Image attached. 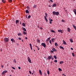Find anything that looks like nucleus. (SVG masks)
Instances as JSON below:
<instances>
[{
	"instance_id": "1",
	"label": "nucleus",
	"mask_w": 76,
	"mask_h": 76,
	"mask_svg": "<svg viewBox=\"0 0 76 76\" xmlns=\"http://www.w3.org/2000/svg\"><path fill=\"white\" fill-rule=\"evenodd\" d=\"M53 14L54 15H56V16H58L59 15V12H56V11H53Z\"/></svg>"
},
{
	"instance_id": "2",
	"label": "nucleus",
	"mask_w": 76,
	"mask_h": 76,
	"mask_svg": "<svg viewBox=\"0 0 76 76\" xmlns=\"http://www.w3.org/2000/svg\"><path fill=\"white\" fill-rule=\"evenodd\" d=\"M9 40L8 38H5L4 39V42H9Z\"/></svg>"
},
{
	"instance_id": "3",
	"label": "nucleus",
	"mask_w": 76,
	"mask_h": 76,
	"mask_svg": "<svg viewBox=\"0 0 76 76\" xmlns=\"http://www.w3.org/2000/svg\"><path fill=\"white\" fill-rule=\"evenodd\" d=\"M41 45L45 48H46V45L45 44V43H41Z\"/></svg>"
},
{
	"instance_id": "4",
	"label": "nucleus",
	"mask_w": 76,
	"mask_h": 76,
	"mask_svg": "<svg viewBox=\"0 0 76 76\" xmlns=\"http://www.w3.org/2000/svg\"><path fill=\"white\" fill-rule=\"evenodd\" d=\"M7 71L5 70V71H3L2 72V73L1 74H2V75H4V74L6 73H7Z\"/></svg>"
},
{
	"instance_id": "5",
	"label": "nucleus",
	"mask_w": 76,
	"mask_h": 76,
	"mask_svg": "<svg viewBox=\"0 0 76 76\" xmlns=\"http://www.w3.org/2000/svg\"><path fill=\"white\" fill-rule=\"evenodd\" d=\"M53 58V56H49L48 57V60H51V58Z\"/></svg>"
},
{
	"instance_id": "6",
	"label": "nucleus",
	"mask_w": 76,
	"mask_h": 76,
	"mask_svg": "<svg viewBox=\"0 0 76 76\" xmlns=\"http://www.w3.org/2000/svg\"><path fill=\"white\" fill-rule=\"evenodd\" d=\"M58 32H61V34H63V30H58Z\"/></svg>"
},
{
	"instance_id": "7",
	"label": "nucleus",
	"mask_w": 76,
	"mask_h": 76,
	"mask_svg": "<svg viewBox=\"0 0 76 76\" xmlns=\"http://www.w3.org/2000/svg\"><path fill=\"white\" fill-rule=\"evenodd\" d=\"M28 61L30 63H31V59H30V58H29V57H28Z\"/></svg>"
},
{
	"instance_id": "8",
	"label": "nucleus",
	"mask_w": 76,
	"mask_h": 76,
	"mask_svg": "<svg viewBox=\"0 0 76 76\" xmlns=\"http://www.w3.org/2000/svg\"><path fill=\"white\" fill-rule=\"evenodd\" d=\"M52 50L54 51V52H57V50H56V48H53L52 49Z\"/></svg>"
},
{
	"instance_id": "9",
	"label": "nucleus",
	"mask_w": 76,
	"mask_h": 76,
	"mask_svg": "<svg viewBox=\"0 0 76 76\" xmlns=\"http://www.w3.org/2000/svg\"><path fill=\"white\" fill-rule=\"evenodd\" d=\"M44 18H45V20H46V22H48V20L47 19V18L46 17V16H44Z\"/></svg>"
},
{
	"instance_id": "10",
	"label": "nucleus",
	"mask_w": 76,
	"mask_h": 76,
	"mask_svg": "<svg viewBox=\"0 0 76 76\" xmlns=\"http://www.w3.org/2000/svg\"><path fill=\"white\" fill-rule=\"evenodd\" d=\"M11 41L12 42V43H13V42H15V40L13 39H11Z\"/></svg>"
},
{
	"instance_id": "11",
	"label": "nucleus",
	"mask_w": 76,
	"mask_h": 76,
	"mask_svg": "<svg viewBox=\"0 0 76 76\" xmlns=\"http://www.w3.org/2000/svg\"><path fill=\"white\" fill-rule=\"evenodd\" d=\"M22 29H23V30L25 32H26V29L24 27H22Z\"/></svg>"
},
{
	"instance_id": "12",
	"label": "nucleus",
	"mask_w": 76,
	"mask_h": 76,
	"mask_svg": "<svg viewBox=\"0 0 76 76\" xmlns=\"http://www.w3.org/2000/svg\"><path fill=\"white\" fill-rule=\"evenodd\" d=\"M63 43L64 44V45H67V43H66V42H65V41H64V40H63Z\"/></svg>"
},
{
	"instance_id": "13",
	"label": "nucleus",
	"mask_w": 76,
	"mask_h": 76,
	"mask_svg": "<svg viewBox=\"0 0 76 76\" xmlns=\"http://www.w3.org/2000/svg\"><path fill=\"white\" fill-rule=\"evenodd\" d=\"M50 39H51V37H49L46 39V42H48V41H49Z\"/></svg>"
},
{
	"instance_id": "14",
	"label": "nucleus",
	"mask_w": 76,
	"mask_h": 76,
	"mask_svg": "<svg viewBox=\"0 0 76 76\" xmlns=\"http://www.w3.org/2000/svg\"><path fill=\"white\" fill-rule=\"evenodd\" d=\"M59 47H60V49H62V50H64L63 47L61 46H60Z\"/></svg>"
},
{
	"instance_id": "15",
	"label": "nucleus",
	"mask_w": 76,
	"mask_h": 76,
	"mask_svg": "<svg viewBox=\"0 0 76 76\" xmlns=\"http://www.w3.org/2000/svg\"><path fill=\"white\" fill-rule=\"evenodd\" d=\"M49 20L50 21L53 22V19H51L50 18H49Z\"/></svg>"
},
{
	"instance_id": "16",
	"label": "nucleus",
	"mask_w": 76,
	"mask_h": 76,
	"mask_svg": "<svg viewBox=\"0 0 76 76\" xmlns=\"http://www.w3.org/2000/svg\"><path fill=\"white\" fill-rule=\"evenodd\" d=\"M29 45L30 47V48H31V50H32V45H31V44H30Z\"/></svg>"
},
{
	"instance_id": "17",
	"label": "nucleus",
	"mask_w": 76,
	"mask_h": 76,
	"mask_svg": "<svg viewBox=\"0 0 76 76\" xmlns=\"http://www.w3.org/2000/svg\"><path fill=\"white\" fill-rule=\"evenodd\" d=\"M55 39L54 38H52L51 39V40L52 41V42H54V40H55Z\"/></svg>"
},
{
	"instance_id": "18",
	"label": "nucleus",
	"mask_w": 76,
	"mask_h": 76,
	"mask_svg": "<svg viewBox=\"0 0 76 76\" xmlns=\"http://www.w3.org/2000/svg\"><path fill=\"white\" fill-rule=\"evenodd\" d=\"M26 13H29V12L28 10H26Z\"/></svg>"
},
{
	"instance_id": "19",
	"label": "nucleus",
	"mask_w": 76,
	"mask_h": 76,
	"mask_svg": "<svg viewBox=\"0 0 76 76\" xmlns=\"http://www.w3.org/2000/svg\"><path fill=\"white\" fill-rule=\"evenodd\" d=\"M22 26H24V27L26 26L25 24V23H23L22 24Z\"/></svg>"
},
{
	"instance_id": "20",
	"label": "nucleus",
	"mask_w": 76,
	"mask_h": 76,
	"mask_svg": "<svg viewBox=\"0 0 76 76\" xmlns=\"http://www.w3.org/2000/svg\"><path fill=\"white\" fill-rule=\"evenodd\" d=\"M39 72L40 75H42V72H41V70H39Z\"/></svg>"
},
{
	"instance_id": "21",
	"label": "nucleus",
	"mask_w": 76,
	"mask_h": 76,
	"mask_svg": "<svg viewBox=\"0 0 76 76\" xmlns=\"http://www.w3.org/2000/svg\"><path fill=\"white\" fill-rule=\"evenodd\" d=\"M69 40L71 42H73V39H70Z\"/></svg>"
},
{
	"instance_id": "22",
	"label": "nucleus",
	"mask_w": 76,
	"mask_h": 76,
	"mask_svg": "<svg viewBox=\"0 0 76 76\" xmlns=\"http://www.w3.org/2000/svg\"><path fill=\"white\" fill-rule=\"evenodd\" d=\"M72 25H73V28H75V30H76V26H75L74 25H73V24Z\"/></svg>"
},
{
	"instance_id": "23",
	"label": "nucleus",
	"mask_w": 76,
	"mask_h": 76,
	"mask_svg": "<svg viewBox=\"0 0 76 76\" xmlns=\"http://www.w3.org/2000/svg\"><path fill=\"white\" fill-rule=\"evenodd\" d=\"M67 29L68 32H70V28H68Z\"/></svg>"
},
{
	"instance_id": "24",
	"label": "nucleus",
	"mask_w": 76,
	"mask_h": 76,
	"mask_svg": "<svg viewBox=\"0 0 76 76\" xmlns=\"http://www.w3.org/2000/svg\"><path fill=\"white\" fill-rule=\"evenodd\" d=\"M23 35H26V33L24 31H23Z\"/></svg>"
},
{
	"instance_id": "25",
	"label": "nucleus",
	"mask_w": 76,
	"mask_h": 76,
	"mask_svg": "<svg viewBox=\"0 0 76 76\" xmlns=\"http://www.w3.org/2000/svg\"><path fill=\"white\" fill-rule=\"evenodd\" d=\"M59 63H60V64H62V63H64V62L62 61H60Z\"/></svg>"
},
{
	"instance_id": "26",
	"label": "nucleus",
	"mask_w": 76,
	"mask_h": 76,
	"mask_svg": "<svg viewBox=\"0 0 76 76\" xmlns=\"http://www.w3.org/2000/svg\"><path fill=\"white\" fill-rule=\"evenodd\" d=\"M73 11L75 13V14L76 15V10L75 9Z\"/></svg>"
},
{
	"instance_id": "27",
	"label": "nucleus",
	"mask_w": 76,
	"mask_h": 76,
	"mask_svg": "<svg viewBox=\"0 0 76 76\" xmlns=\"http://www.w3.org/2000/svg\"><path fill=\"white\" fill-rule=\"evenodd\" d=\"M15 22H16V24H17V23H18L19 22V20H16L15 21Z\"/></svg>"
},
{
	"instance_id": "28",
	"label": "nucleus",
	"mask_w": 76,
	"mask_h": 76,
	"mask_svg": "<svg viewBox=\"0 0 76 76\" xmlns=\"http://www.w3.org/2000/svg\"><path fill=\"white\" fill-rule=\"evenodd\" d=\"M37 5H34L33 6V7H34V8L35 9V8H37Z\"/></svg>"
},
{
	"instance_id": "29",
	"label": "nucleus",
	"mask_w": 76,
	"mask_h": 76,
	"mask_svg": "<svg viewBox=\"0 0 76 76\" xmlns=\"http://www.w3.org/2000/svg\"><path fill=\"white\" fill-rule=\"evenodd\" d=\"M18 36H20V35H22V34L20 33H18Z\"/></svg>"
},
{
	"instance_id": "30",
	"label": "nucleus",
	"mask_w": 76,
	"mask_h": 76,
	"mask_svg": "<svg viewBox=\"0 0 76 76\" xmlns=\"http://www.w3.org/2000/svg\"><path fill=\"white\" fill-rule=\"evenodd\" d=\"M55 45L56 46H58V44H57V43L56 42L55 43Z\"/></svg>"
},
{
	"instance_id": "31",
	"label": "nucleus",
	"mask_w": 76,
	"mask_h": 76,
	"mask_svg": "<svg viewBox=\"0 0 76 76\" xmlns=\"http://www.w3.org/2000/svg\"><path fill=\"white\" fill-rule=\"evenodd\" d=\"M53 57L55 58V60H57V56H56L55 55L53 56Z\"/></svg>"
},
{
	"instance_id": "32",
	"label": "nucleus",
	"mask_w": 76,
	"mask_h": 76,
	"mask_svg": "<svg viewBox=\"0 0 76 76\" xmlns=\"http://www.w3.org/2000/svg\"><path fill=\"white\" fill-rule=\"evenodd\" d=\"M53 7H56V4H54L52 6Z\"/></svg>"
},
{
	"instance_id": "33",
	"label": "nucleus",
	"mask_w": 76,
	"mask_h": 76,
	"mask_svg": "<svg viewBox=\"0 0 76 76\" xmlns=\"http://www.w3.org/2000/svg\"><path fill=\"white\" fill-rule=\"evenodd\" d=\"M54 51L53 50H51L50 51V53H52V54H53Z\"/></svg>"
},
{
	"instance_id": "34",
	"label": "nucleus",
	"mask_w": 76,
	"mask_h": 76,
	"mask_svg": "<svg viewBox=\"0 0 76 76\" xmlns=\"http://www.w3.org/2000/svg\"><path fill=\"white\" fill-rule=\"evenodd\" d=\"M58 70H59V72H60L61 71H62V70L60 68H58Z\"/></svg>"
},
{
	"instance_id": "35",
	"label": "nucleus",
	"mask_w": 76,
	"mask_h": 76,
	"mask_svg": "<svg viewBox=\"0 0 76 76\" xmlns=\"http://www.w3.org/2000/svg\"><path fill=\"white\" fill-rule=\"evenodd\" d=\"M51 32H53V33H55V31H54V30H51Z\"/></svg>"
},
{
	"instance_id": "36",
	"label": "nucleus",
	"mask_w": 76,
	"mask_h": 76,
	"mask_svg": "<svg viewBox=\"0 0 76 76\" xmlns=\"http://www.w3.org/2000/svg\"><path fill=\"white\" fill-rule=\"evenodd\" d=\"M13 62L14 63H16V59H15L13 61Z\"/></svg>"
},
{
	"instance_id": "37",
	"label": "nucleus",
	"mask_w": 76,
	"mask_h": 76,
	"mask_svg": "<svg viewBox=\"0 0 76 76\" xmlns=\"http://www.w3.org/2000/svg\"><path fill=\"white\" fill-rule=\"evenodd\" d=\"M49 42L50 44H52V43H51V40H50Z\"/></svg>"
},
{
	"instance_id": "38",
	"label": "nucleus",
	"mask_w": 76,
	"mask_h": 76,
	"mask_svg": "<svg viewBox=\"0 0 76 76\" xmlns=\"http://www.w3.org/2000/svg\"><path fill=\"white\" fill-rule=\"evenodd\" d=\"M47 73H48V75H49V74H50V71H48Z\"/></svg>"
},
{
	"instance_id": "39",
	"label": "nucleus",
	"mask_w": 76,
	"mask_h": 76,
	"mask_svg": "<svg viewBox=\"0 0 76 76\" xmlns=\"http://www.w3.org/2000/svg\"><path fill=\"white\" fill-rule=\"evenodd\" d=\"M9 2L11 3L12 2V0H9Z\"/></svg>"
},
{
	"instance_id": "40",
	"label": "nucleus",
	"mask_w": 76,
	"mask_h": 76,
	"mask_svg": "<svg viewBox=\"0 0 76 76\" xmlns=\"http://www.w3.org/2000/svg\"><path fill=\"white\" fill-rule=\"evenodd\" d=\"M61 21L62 22H65V20H62Z\"/></svg>"
},
{
	"instance_id": "41",
	"label": "nucleus",
	"mask_w": 76,
	"mask_h": 76,
	"mask_svg": "<svg viewBox=\"0 0 76 76\" xmlns=\"http://www.w3.org/2000/svg\"><path fill=\"white\" fill-rule=\"evenodd\" d=\"M31 16L30 15H29L28 16V19H29V18H31Z\"/></svg>"
},
{
	"instance_id": "42",
	"label": "nucleus",
	"mask_w": 76,
	"mask_h": 76,
	"mask_svg": "<svg viewBox=\"0 0 76 76\" xmlns=\"http://www.w3.org/2000/svg\"><path fill=\"white\" fill-rule=\"evenodd\" d=\"M54 61V62H55V63H57V60H55Z\"/></svg>"
},
{
	"instance_id": "43",
	"label": "nucleus",
	"mask_w": 76,
	"mask_h": 76,
	"mask_svg": "<svg viewBox=\"0 0 76 76\" xmlns=\"http://www.w3.org/2000/svg\"><path fill=\"white\" fill-rule=\"evenodd\" d=\"M72 55L73 57H75V55H74V53H72Z\"/></svg>"
},
{
	"instance_id": "44",
	"label": "nucleus",
	"mask_w": 76,
	"mask_h": 76,
	"mask_svg": "<svg viewBox=\"0 0 76 76\" xmlns=\"http://www.w3.org/2000/svg\"><path fill=\"white\" fill-rule=\"evenodd\" d=\"M37 41L39 42V43H40V40H37Z\"/></svg>"
},
{
	"instance_id": "45",
	"label": "nucleus",
	"mask_w": 76,
	"mask_h": 76,
	"mask_svg": "<svg viewBox=\"0 0 76 76\" xmlns=\"http://www.w3.org/2000/svg\"><path fill=\"white\" fill-rule=\"evenodd\" d=\"M51 2L52 3H53V0H50Z\"/></svg>"
},
{
	"instance_id": "46",
	"label": "nucleus",
	"mask_w": 76,
	"mask_h": 76,
	"mask_svg": "<svg viewBox=\"0 0 76 76\" xmlns=\"http://www.w3.org/2000/svg\"><path fill=\"white\" fill-rule=\"evenodd\" d=\"M2 2H3V3H4L5 2V1H4V0H2Z\"/></svg>"
},
{
	"instance_id": "47",
	"label": "nucleus",
	"mask_w": 76,
	"mask_h": 76,
	"mask_svg": "<svg viewBox=\"0 0 76 76\" xmlns=\"http://www.w3.org/2000/svg\"><path fill=\"white\" fill-rule=\"evenodd\" d=\"M12 68L13 69H14V70H15V68L13 67H12Z\"/></svg>"
},
{
	"instance_id": "48",
	"label": "nucleus",
	"mask_w": 76,
	"mask_h": 76,
	"mask_svg": "<svg viewBox=\"0 0 76 76\" xmlns=\"http://www.w3.org/2000/svg\"><path fill=\"white\" fill-rule=\"evenodd\" d=\"M45 16L46 17H47V13H45Z\"/></svg>"
},
{
	"instance_id": "49",
	"label": "nucleus",
	"mask_w": 76,
	"mask_h": 76,
	"mask_svg": "<svg viewBox=\"0 0 76 76\" xmlns=\"http://www.w3.org/2000/svg\"><path fill=\"white\" fill-rule=\"evenodd\" d=\"M71 50H73V48H71Z\"/></svg>"
},
{
	"instance_id": "50",
	"label": "nucleus",
	"mask_w": 76,
	"mask_h": 76,
	"mask_svg": "<svg viewBox=\"0 0 76 76\" xmlns=\"http://www.w3.org/2000/svg\"><path fill=\"white\" fill-rule=\"evenodd\" d=\"M18 39H19V40H21V38L20 37H19L18 38Z\"/></svg>"
},
{
	"instance_id": "51",
	"label": "nucleus",
	"mask_w": 76,
	"mask_h": 76,
	"mask_svg": "<svg viewBox=\"0 0 76 76\" xmlns=\"http://www.w3.org/2000/svg\"><path fill=\"white\" fill-rule=\"evenodd\" d=\"M29 73H30V74H31L32 73H31V71H29Z\"/></svg>"
},
{
	"instance_id": "52",
	"label": "nucleus",
	"mask_w": 76,
	"mask_h": 76,
	"mask_svg": "<svg viewBox=\"0 0 76 76\" xmlns=\"http://www.w3.org/2000/svg\"><path fill=\"white\" fill-rule=\"evenodd\" d=\"M37 50H39V48L38 47V48H37Z\"/></svg>"
},
{
	"instance_id": "53",
	"label": "nucleus",
	"mask_w": 76,
	"mask_h": 76,
	"mask_svg": "<svg viewBox=\"0 0 76 76\" xmlns=\"http://www.w3.org/2000/svg\"><path fill=\"white\" fill-rule=\"evenodd\" d=\"M1 67H2V68H3V67H4L3 65H1Z\"/></svg>"
},
{
	"instance_id": "54",
	"label": "nucleus",
	"mask_w": 76,
	"mask_h": 76,
	"mask_svg": "<svg viewBox=\"0 0 76 76\" xmlns=\"http://www.w3.org/2000/svg\"><path fill=\"white\" fill-rule=\"evenodd\" d=\"M18 68L19 69H20L21 68H20V67L19 66V67H18Z\"/></svg>"
},
{
	"instance_id": "55",
	"label": "nucleus",
	"mask_w": 76,
	"mask_h": 76,
	"mask_svg": "<svg viewBox=\"0 0 76 76\" xmlns=\"http://www.w3.org/2000/svg\"><path fill=\"white\" fill-rule=\"evenodd\" d=\"M35 47L37 48L38 47V46H36V45H35Z\"/></svg>"
},
{
	"instance_id": "56",
	"label": "nucleus",
	"mask_w": 76,
	"mask_h": 76,
	"mask_svg": "<svg viewBox=\"0 0 76 76\" xmlns=\"http://www.w3.org/2000/svg\"><path fill=\"white\" fill-rule=\"evenodd\" d=\"M52 21H50V24H51V23H52V22H51Z\"/></svg>"
},
{
	"instance_id": "57",
	"label": "nucleus",
	"mask_w": 76,
	"mask_h": 76,
	"mask_svg": "<svg viewBox=\"0 0 76 76\" xmlns=\"http://www.w3.org/2000/svg\"><path fill=\"white\" fill-rule=\"evenodd\" d=\"M1 52H2L3 51V49H1Z\"/></svg>"
},
{
	"instance_id": "58",
	"label": "nucleus",
	"mask_w": 76,
	"mask_h": 76,
	"mask_svg": "<svg viewBox=\"0 0 76 76\" xmlns=\"http://www.w3.org/2000/svg\"><path fill=\"white\" fill-rule=\"evenodd\" d=\"M16 45H17L18 46V45H19V44H18V43H16Z\"/></svg>"
},
{
	"instance_id": "59",
	"label": "nucleus",
	"mask_w": 76,
	"mask_h": 76,
	"mask_svg": "<svg viewBox=\"0 0 76 76\" xmlns=\"http://www.w3.org/2000/svg\"><path fill=\"white\" fill-rule=\"evenodd\" d=\"M51 59H52V60H53L54 59V58L53 57H52V58H51Z\"/></svg>"
},
{
	"instance_id": "60",
	"label": "nucleus",
	"mask_w": 76,
	"mask_h": 76,
	"mask_svg": "<svg viewBox=\"0 0 76 76\" xmlns=\"http://www.w3.org/2000/svg\"><path fill=\"white\" fill-rule=\"evenodd\" d=\"M25 39H28V38L27 37H25Z\"/></svg>"
},
{
	"instance_id": "61",
	"label": "nucleus",
	"mask_w": 76,
	"mask_h": 76,
	"mask_svg": "<svg viewBox=\"0 0 76 76\" xmlns=\"http://www.w3.org/2000/svg\"><path fill=\"white\" fill-rule=\"evenodd\" d=\"M48 6H49V7H51V5H49Z\"/></svg>"
},
{
	"instance_id": "62",
	"label": "nucleus",
	"mask_w": 76,
	"mask_h": 76,
	"mask_svg": "<svg viewBox=\"0 0 76 76\" xmlns=\"http://www.w3.org/2000/svg\"><path fill=\"white\" fill-rule=\"evenodd\" d=\"M27 8L28 9H29V7H27Z\"/></svg>"
},
{
	"instance_id": "63",
	"label": "nucleus",
	"mask_w": 76,
	"mask_h": 76,
	"mask_svg": "<svg viewBox=\"0 0 76 76\" xmlns=\"http://www.w3.org/2000/svg\"><path fill=\"white\" fill-rule=\"evenodd\" d=\"M62 75H63V76H64V75H64V74H63Z\"/></svg>"
},
{
	"instance_id": "64",
	"label": "nucleus",
	"mask_w": 76,
	"mask_h": 76,
	"mask_svg": "<svg viewBox=\"0 0 76 76\" xmlns=\"http://www.w3.org/2000/svg\"><path fill=\"white\" fill-rule=\"evenodd\" d=\"M20 24H22V23H21V21H20Z\"/></svg>"
}]
</instances>
